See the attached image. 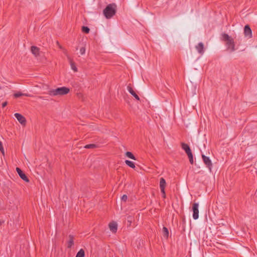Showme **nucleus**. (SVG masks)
Returning <instances> with one entry per match:
<instances>
[{"label":"nucleus","instance_id":"1a4fd4ad","mask_svg":"<svg viewBox=\"0 0 257 257\" xmlns=\"http://www.w3.org/2000/svg\"><path fill=\"white\" fill-rule=\"evenodd\" d=\"M244 34L245 37H247L249 38L252 37V32L251 30L249 25H245L244 28Z\"/></svg>","mask_w":257,"mask_h":257},{"label":"nucleus","instance_id":"dca6fc26","mask_svg":"<svg viewBox=\"0 0 257 257\" xmlns=\"http://www.w3.org/2000/svg\"><path fill=\"white\" fill-rule=\"evenodd\" d=\"M163 236L165 238L167 239L169 236V230L168 228L166 227H163Z\"/></svg>","mask_w":257,"mask_h":257},{"label":"nucleus","instance_id":"20e7f679","mask_svg":"<svg viewBox=\"0 0 257 257\" xmlns=\"http://www.w3.org/2000/svg\"><path fill=\"white\" fill-rule=\"evenodd\" d=\"M199 204L198 203H194L192 206L193 217L194 219L196 220L199 217Z\"/></svg>","mask_w":257,"mask_h":257},{"label":"nucleus","instance_id":"ddd939ff","mask_svg":"<svg viewBox=\"0 0 257 257\" xmlns=\"http://www.w3.org/2000/svg\"><path fill=\"white\" fill-rule=\"evenodd\" d=\"M68 238L69 240L67 241V247L70 248L74 245V236L70 234L68 236Z\"/></svg>","mask_w":257,"mask_h":257},{"label":"nucleus","instance_id":"f257e3e1","mask_svg":"<svg viewBox=\"0 0 257 257\" xmlns=\"http://www.w3.org/2000/svg\"><path fill=\"white\" fill-rule=\"evenodd\" d=\"M116 12V6L115 4H110L103 10V13L106 19H110L115 15Z\"/></svg>","mask_w":257,"mask_h":257},{"label":"nucleus","instance_id":"5701e85b","mask_svg":"<svg viewBox=\"0 0 257 257\" xmlns=\"http://www.w3.org/2000/svg\"><path fill=\"white\" fill-rule=\"evenodd\" d=\"M82 31L85 34H88L89 33L90 29L88 27L83 26L82 27Z\"/></svg>","mask_w":257,"mask_h":257},{"label":"nucleus","instance_id":"39448f33","mask_svg":"<svg viewBox=\"0 0 257 257\" xmlns=\"http://www.w3.org/2000/svg\"><path fill=\"white\" fill-rule=\"evenodd\" d=\"M166 181L163 178H161L160 181V187L161 189V192L163 194V197L164 198H166V194L165 191V188L166 187Z\"/></svg>","mask_w":257,"mask_h":257},{"label":"nucleus","instance_id":"412c9836","mask_svg":"<svg viewBox=\"0 0 257 257\" xmlns=\"http://www.w3.org/2000/svg\"><path fill=\"white\" fill-rule=\"evenodd\" d=\"M125 155L130 159L136 160V157L135 156L130 152H126L125 153Z\"/></svg>","mask_w":257,"mask_h":257},{"label":"nucleus","instance_id":"0eeeda50","mask_svg":"<svg viewBox=\"0 0 257 257\" xmlns=\"http://www.w3.org/2000/svg\"><path fill=\"white\" fill-rule=\"evenodd\" d=\"M14 115L21 124L23 125H26V119L23 115L19 113H15Z\"/></svg>","mask_w":257,"mask_h":257},{"label":"nucleus","instance_id":"7c9ffc66","mask_svg":"<svg viewBox=\"0 0 257 257\" xmlns=\"http://www.w3.org/2000/svg\"><path fill=\"white\" fill-rule=\"evenodd\" d=\"M2 224V222L0 221V225Z\"/></svg>","mask_w":257,"mask_h":257},{"label":"nucleus","instance_id":"7ed1b4c3","mask_svg":"<svg viewBox=\"0 0 257 257\" xmlns=\"http://www.w3.org/2000/svg\"><path fill=\"white\" fill-rule=\"evenodd\" d=\"M70 91L69 88L66 87H58L56 89H51L48 94L51 96L64 95L68 94Z\"/></svg>","mask_w":257,"mask_h":257},{"label":"nucleus","instance_id":"9d476101","mask_svg":"<svg viewBox=\"0 0 257 257\" xmlns=\"http://www.w3.org/2000/svg\"><path fill=\"white\" fill-rule=\"evenodd\" d=\"M31 51L32 54L34 55L35 57H38L40 56V49L38 47L33 46L31 47Z\"/></svg>","mask_w":257,"mask_h":257},{"label":"nucleus","instance_id":"6e6552de","mask_svg":"<svg viewBox=\"0 0 257 257\" xmlns=\"http://www.w3.org/2000/svg\"><path fill=\"white\" fill-rule=\"evenodd\" d=\"M16 171L18 174H19V176L22 180L26 181V182H29V179H28V178L20 168L17 167Z\"/></svg>","mask_w":257,"mask_h":257},{"label":"nucleus","instance_id":"a211bd4d","mask_svg":"<svg viewBox=\"0 0 257 257\" xmlns=\"http://www.w3.org/2000/svg\"><path fill=\"white\" fill-rule=\"evenodd\" d=\"M85 251L83 249H80L79 251L77 253L75 257H84Z\"/></svg>","mask_w":257,"mask_h":257},{"label":"nucleus","instance_id":"423d86ee","mask_svg":"<svg viewBox=\"0 0 257 257\" xmlns=\"http://www.w3.org/2000/svg\"><path fill=\"white\" fill-rule=\"evenodd\" d=\"M202 158L203 162L206 165V167L208 168L210 171H211L212 164L209 158L203 154L202 155Z\"/></svg>","mask_w":257,"mask_h":257},{"label":"nucleus","instance_id":"a878e982","mask_svg":"<svg viewBox=\"0 0 257 257\" xmlns=\"http://www.w3.org/2000/svg\"><path fill=\"white\" fill-rule=\"evenodd\" d=\"M127 221L129 222V225H131V223H132V222L133 221V218L132 216H128L127 217Z\"/></svg>","mask_w":257,"mask_h":257},{"label":"nucleus","instance_id":"cd10ccee","mask_svg":"<svg viewBox=\"0 0 257 257\" xmlns=\"http://www.w3.org/2000/svg\"><path fill=\"white\" fill-rule=\"evenodd\" d=\"M121 200L122 201H123L124 202H125L127 199V196L126 195H123L122 197H121Z\"/></svg>","mask_w":257,"mask_h":257},{"label":"nucleus","instance_id":"c85d7f7f","mask_svg":"<svg viewBox=\"0 0 257 257\" xmlns=\"http://www.w3.org/2000/svg\"><path fill=\"white\" fill-rule=\"evenodd\" d=\"M7 104H8V102L5 101L2 103V107H5V106H6L7 105Z\"/></svg>","mask_w":257,"mask_h":257},{"label":"nucleus","instance_id":"4be33fe9","mask_svg":"<svg viewBox=\"0 0 257 257\" xmlns=\"http://www.w3.org/2000/svg\"><path fill=\"white\" fill-rule=\"evenodd\" d=\"M97 147V146L95 144H88L84 146L85 149H94Z\"/></svg>","mask_w":257,"mask_h":257},{"label":"nucleus","instance_id":"c756f323","mask_svg":"<svg viewBox=\"0 0 257 257\" xmlns=\"http://www.w3.org/2000/svg\"><path fill=\"white\" fill-rule=\"evenodd\" d=\"M57 43L58 44V45L59 46V47L60 48V49H62V47L59 45V42H57Z\"/></svg>","mask_w":257,"mask_h":257},{"label":"nucleus","instance_id":"393cba45","mask_svg":"<svg viewBox=\"0 0 257 257\" xmlns=\"http://www.w3.org/2000/svg\"><path fill=\"white\" fill-rule=\"evenodd\" d=\"M0 151L3 155H4V154H5L4 149L3 148L2 143L1 142V141H0Z\"/></svg>","mask_w":257,"mask_h":257},{"label":"nucleus","instance_id":"f3484780","mask_svg":"<svg viewBox=\"0 0 257 257\" xmlns=\"http://www.w3.org/2000/svg\"><path fill=\"white\" fill-rule=\"evenodd\" d=\"M22 96H30V95L28 94L23 93L21 92H18L14 94V97L16 98H18Z\"/></svg>","mask_w":257,"mask_h":257},{"label":"nucleus","instance_id":"f8f14e48","mask_svg":"<svg viewBox=\"0 0 257 257\" xmlns=\"http://www.w3.org/2000/svg\"><path fill=\"white\" fill-rule=\"evenodd\" d=\"M110 230L113 233H115L117 229V225L116 222H111L109 224Z\"/></svg>","mask_w":257,"mask_h":257},{"label":"nucleus","instance_id":"6ab92c4d","mask_svg":"<svg viewBox=\"0 0 257 257\" xmlns=\"http://www.w3.org/2000/svg\"><path fill=\"white\" fill-rule=\"evenodd\" d=\"M125 164L128 166L134 169L135 168V165L134 162L129 160L125 161Z\"/></svg>","mask_w":257,"mask_h":257},{"label":"nucleus","instance_id":"f03ea898","mask_svg":"<svg viewBox=\"0 0 257 257\" xmlns=\"http://www.w3.org/2000/svg\"><path fill=\"white\" fill-rule=\"evenodd\" d=\"M222 40L226 42V45L227 49L230 50L231 52L235 51V42L234 39L226 33L222 34Z\"/></svg>","mask_w":257,"mask_h":257},{"label":"nucleus","instance_id":"aec40b11","mask_svg":"<svg viewBox=\"0 0 257 257\" xmlns=\"http://www.w3.org/2000/svg\"><path fill=\"white\" fill-rule=\"evenodd\" d=\"M70 65H71V67L72 69L74 72H77V67H76L74 62L72 60H70Z\"/></svg>","mask_w":257,"mask_h":257},{"label":"nucleus","instance_id":"2eb2a0df","mask_svg":"<svg viewBox=\"0 0 257 257\" xmlns=\"http://www.w3.org/2000/svg\"><path fill=\"white\" fill-rule=\"evenodd\" d=\"M196 48L200 54H202L204 53V45L202 43H199L196 46Z\"/></svg>","mask_w":257,"mask_h":257},{"label":"nucleus","instance_id":"4468645a","mask_svg":"<svg viewBox=\"0 0 257 257\" xmlns=\"http://www.w3.org/2000/svg\"><path fill=\"white\" fill-rule=\"evenodd\" d=\"M181 147H182V148L185 151V152L187 154H188L192 152L188 144H185L184 143H182Z\"/></svg>","mask_w":257,"mask_h":257},{"label":"nucleus","instance_id":"9b49d317","mask_svg":"<svg viewBox=\"0 0 257 257\" xmlns=\"http://www.w3.org/2000/svg\"><path fill=\"white\" fill-rule=\"evenodd\" d=\"M127 90L128 92L137 100H140L139 96L136 94L135 91L133 89L131 85H128L127 87Z\"/></svg>","mask_w":257,"mask_h":257},{"label":"nucleus","instance_id":"b1692460","mask_svg":"<svg viewBox=\"0 0 257 257\" xmlns=\"http://www.w3.org/2000/svg\"><path fill=\"white\" fill-rule=\"evenodd\" d=\"M187 155H188L190 163L191 164H193V156L192 152L187 154Z\"/></svg>","mask_w":257,"mask_h":257},{"label":"nucleus","instance_id":"bb28decb","mask_svg":"<svg viewBox=\"0 0 257 257\" xmlns=\"http://www.w3.org/2000/svg\"><path fill=\"white\" fill-rule=\"evenodd\" d=\"M80 52L81 55H83L85 52V48L84 47H82L80 49Z\"/></svg>","mask_w":257,"mask_h":257}]
</instances>
